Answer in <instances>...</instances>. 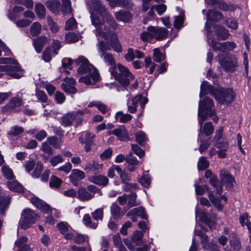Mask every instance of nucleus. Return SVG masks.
<instances>
[{"label":"nucleus","mask_w":251,"mask_h":251,"mask_svg":"<svg viewBox=\"0 0 251 251\" xmlns=\"http://www.w3.org/2000/svg\"><path fill=\"white\" fill-rule=\"evenodd\" d=\"M89 8L92 22L94 18L101 25H105L104 20L105 19L111 27L116 29L117 26L116 22L100 0H90Z\"/></svg>","instance_id":"f257e3e1"},{"label":"nucleus","mask_w":251,"mask_h":251,"mask_svg":"<svg viewBox=\"0 0 251 251\" xmlns=\"http://www.w3.org/2000/svg\"><path fill=\"white\" fill-rule=\"evenodd\" d=\"M210 94L213 95L216 100L220 103H229L232 101L235 96L233 90L220 88L216 89L211 85L208 84L206 81H203L201 85L200 96L202 95Z\"/></svg>","instance_id":"f03ea898"},{"label":"nucleus","mask_w":251,"mask_h":251,"mask_svg":"<svg viewBox=\"0 0 251 251\" xmlns=\"http://www.w3.org/2000/svg\"><path fill=\"white\" fill-rule=\"evenodd\" d=\"M92 25L96 28L95 34L111 42L112 49L117 52L122 50L121 44L117 39L116 35L106 25H102L95 19H92Z\"/></svg>","instance_id":"7ed1b4c3"},{"label":"nucleus","mask_w":251,"mask_h":251,"mask_svg":"<svg viewBox=\"0 0 251 251\" xmlns=\"http://www.w3.org/2000/svg\"><path fill=\"white\" fill-rule=\"evenodd\" d=\"M0 64H5V65H0V72H4L7 75L16 79L24 76V71L15 59L11 58H0ZM1 76V74L0 73Z\"/></svg>","instance_id":"20e7f679"},{"label":"nucleus","mask_w":251,"mask_h":251,"mask_svg":"<svg viewBox=\"0 0 251 251\" xmlns=\"http://www.w3.org/2000/svg\"><path fill=\"white\" fill-rule=\"evenodd\" d=\"M123 95L128 98L127 100V110L130 113H134L140 106V109L143 110L146 104L148 102V99L142 95H138L130 99V94L127 89L125 87L121 88Z\"/></svg>","instance_id":"39448f33"},{"label":"nucleus","mask_w":251,"mask_h":251,"mask_svg":"<svg viewBox=\"0 0 251 251\" xmlns=\"http://www.w3.org/2000/svg\"><path fill=\"white\" fill-rule=\"evenodd\" d=\"M111 75L122 85L127 86L134 79L133 75L128 69L121 64H118L116 69L110 71Z\"/></svg>","instance_id":"423d86ee"},{"label":"nucleus","mask_w":251,"mask_h":251,"mask_svg":"<svg viewBox=\"0 0 251 251\" xmlns=\"http://www.w3.org/2000/svg\"><path fill=\"white\" fill-rule=\"evenodd\" d=\"M75 62L77 65H80L77 69V72L79 74H90L94 81L98 80L99 74L95 67L89 63L86 58L83 56H80L75 60Z\"/></svg>","instance_id":"0eeeda50"},{"label":"nucleus","mask_w":251,"mask_h":251,"mask_svg":"<svg viewBox=\"0 0 251 251\" xmlns=\"http://www.w3.org/2000/svg\"><path fill=\"white\" fill-rule=\"evenodd\" d=\"M213 106V102L212 100L206 98L202 101L200 100L199 104L198 117L199 123L200 125V131L202 129V125L206 118L212 116L214 112L211 108Z\"/></svg>","instance_id":"6e6552de"},{"label":"nucleus","mask_w":251,"mask_h":251,"mask_svg":"<svg viewBox=\"0 0 251 251\" xmlns=\"http://www.w3.org/2000/svg\"><path fill=\"white\" fill-rule=\"evenodd\" d=\"M218 60L226 72H232L238 66L236 57L227 54H218Z\"/></svg>","instance_id":"1a4fd4ad"},{"label":"nucleus","mask_w":251,"mask_h":251,"mask_svg":"<svg viewBox=\"0 0 251 251\" xmlns=\"http://www.w3.org/2000/svg\"><path fill=\"white\" fill-rule=\"evenodd\" d=\"M37 217L32 210L28 208L24 210L22 213V219L20 221V227L24 229L27 228L36 222Z\"/></svg>","instance_id":"9d476101"},{"label":"nucleus","mask_w":251,"mask_h":251,"mask_svg":"<svg viewBox=\"0 0 251 251\" xmlns=\"http://www.w3.org/2000/svg\"><path fill=\"white\" fill-rule=\"evenodd\" d=\"M208 43L214 50L221 51L219 54H226L227 50H232L235 48V44L233 42H226L223 43L216 42L213 39L208 37Z\"/></svg>","instance_id":"9b49d317"},{"label":"nucleus","mask_w":251,"mask_h":251,"mask_svg":"<svg viewBox=\"0 0 251 251\" xmlns=\"http://www.w3.org/2000/svg\"><path fill=\"white\" fill-rule=\"evenodd\" d=\"M22 95V93H18L16 97L12 98L9 103L4 106L3 110L7 112L18 111L19 107L23 104Z\"/></svg>","instance_id":"f8f14e48"},{"label":"nucleus","mask_w":251,"mask_h":251,"mask_svg":"<svg viewBox=\"0 0 251 251\" xmlns=\"http://www.w3.org/2000/svg\"><path fill=\"white\" fill-rule=\"evenodd\" d=\"M95 135H92L88 132H84L81 133L79 137V142L81 144H85L84 149L86 151H89L91 149V146L94 142Z\"/></svg>","instance_id":"ddd939ff"},{"label":"nucleus","mask_w":251,"mask_h":251,"mask_svg":"<svg viewBox=\"0 0 251 251\" xmlns=\"http://www.w3.org/2000/svg\"><path fill=\"white\" fill-rule=\"evenodd\" d=\"M83 113L84 112L82 111H78L77 112H69L64 115L60 118V120L61 125L64 127L71 126L72 125L75 120L76 119L78 114L82 115Z\"/></svg>","instance_id":"4468645a"},{"label":"nucleus","mask_w":251,"mask_h":251,"mask_svg":"<svg viewBox=\"0 0 251 251\" xmlns=\"http://www.w3.org/2000/svg\"><path fill=\"white\" fill-rule=\"evenodd\" d=\"M108 135L113 134L117 139L121 141H126L129 140V136L125 126H122L107 132Z\"/></svg>","instance_id":"2eb2a0df"},{"label":"nucleus","mask_w":251,"mask_h":251,"mask_svg":"<svg viewBox=\"0 0 251 251\" xmlns=\"http://www.w3.org/2000/svg\"><path fill=\"white\" fill-rule=\"evenodd\" d=\"M148 31L153 34V38L157 40L166 38L168 34V30L165 27L150 26L148 27Z\"/></svg>","instance_id":"dca6fc26"},{"label":"nucleus","mask_w":251,"mask_h":251,"mask_svg":"<svg viewBox=\"0 0 251 251\" xmlns=\"http://www.w3.org/2000/svg\"><path fill=\"white\" fill-rule=\"evenodd\" d=\"M223 18L222 14L215 10H210L206 15L207 21L205 24V26L207 29V37H209L211 33L209 31V26H208V22L210 21H218Z\"/></svg>","instance_id":"f3484780"},{"label":"nucleus","mask_w":251,"mask_h":251,"mask_svg":"<svg viewBox=\"0 0 251 251\" xmlns=\"http://www.w3.org/2000/svg\"><path fill=\"white\" fill-rule=\"evenodd\" d=\"M64 82L61 84V88L65 92L68 93H75L76 89L74 86L75 81L72 77H65L64 79Z\"/></svg>","instance_id":"a211bd4d"},{"label":"nucleus","mask_w":251,"mask_h":251,"mask_svg":"<svg viewBox=\"0 0 251 251\" xmlns=\"http://www.w3.org/2000/svg\"><path fill=\"white\" fill-rule=\"evenodd\" d=\"M220 175L222 183L223 184H226L229 188H232L234 186L235 184V179L227 171L225 170H221Z\"/></svg>","instance_id":"6ab92c4d"},{"label":"nucleus","mask_w":251,"mask_h":251,"mask_svg":"<svg viewBox=\"0 0 251 251\" xmlns=\"http://www.w3.org/2000/svg\"><path fill=\"white\" fill-rule=\"evenodd\" d=\"M85 174L83 171L78 169H74L72 170L69 178L73 185L76 186L78 185L79 182L85 177Z\"/></svg>","instance_id":"aec40b11"},{"label":"nucleus","mask_w":251,"mask_h":251,"mask_svg":"<svg viewBox=\"0 0 251 251\" xmlns=\"http://www.w3.org/2000/svg\"><path fill=\"white\" fill-rule=\"evenodd\" d=\"M31 202L33 205L41 211L48 214H50L51 212V209L50 206L38 198H32L31 200Z\"/></svg>","instance_id":"412c9836"},{"label":"nucleus","mask_w":251,"mask_h":251,"mask_svg":"<svg viewBox=\"0 0 251 251\" xmlns=\"http://www.w3.org/2000/svg\"><path fill=\"white\" fill-rule=\"evenodd\" d=\"M88 180L95 184L105 186L108 183V179L103 175H94L89 177Z\"/></svg>","instance_id":"4be33fe9"},{"label":"nucleus","mask_w":251,"mask_h":251,"mask_svg":"<svg viewBox=\"0 0 251 251\" xmlns=\"http://www.w3.org/2000/svg\"><path fill=\"white\" fill-rule=\"evenodd\" d=\"M205 1L207 3H209L212 4H215L216 3H218V6L219 7L224 11H234L236 8V6L235 5L233 4L229 3V4H226L224 1L220 0L218 1V0H205Z\"/></svg>","instance_id":"5701e85b"},{"label":"nucleus","mask_w":251,"mask_h":251,"mask_svg":"<svg viewBox=\"0 0 251 251\" xmlns=\"http://www.w3.org/2000/svg\"><path fill=\"white\" fill-rule=\"evenodd\" d=\"M46 7L52 13L57 15L60 12V3L59 0H49L45 2Z\"/></svg>","instance_id":"b1692460"},{"label":"nucleus","mask_w":251,"mask_h":251,"mask_svg":"<svg viewBox=\"0 0 251 251\" xmlns=\"http://www.w3.org/2000/svg\"><path fill=\"white\" fill-rule=\"evenodd\" d=\"M100 56L103 58L104 62L110 66L109 71L116 69V62L114 58L109 53H102L100 54Z\"/></svg>","instance_id":"393cba45"},{"label":"nucleus","mask_w":251,"mask_h":251,"mask_svg":"<svg viewBox=\"0 0 251 251\" xmlns=\"http://www.w3.org/2000/svg\"><path fill=\"white\" fill-rule=\"evenodd\" d=\"M102 164H100L94 161L86 164L83 167V169L87 172L90 171H98L100 172L102 170Z\"/></svg>","instance_id":"a878e982"},{"label":"nucleus","mask_w":251,"mask_h":251,"mask_svg":"<svg viewBox=\"0 0 251 251\" xmlns=\"http://www.w3.org/2000/svg\"><path fill=\"white\" fill-rule=\"evenodd\" d=\"M94 197L88 192L87 189L83 187H79L77 191V198L82 201H88Z\"/></svg>","instance_id":"bb28decb"},{"label":"nucleus","mask_w":251,"mask_h":251,"mask_svg":"<svg viewBox=\"0 0 251 251\" xmlns=\"http://www.w3.org/2000/svg\"><path fill=\"white\" fill-rule=\"evenodd\" d=\"M10 197L6 196L4 193L0 191V210L2 214H4V212L8 208L10 203Z\"/></svg>","instance_id":"cd10ccee"},{"label":"nucleus","mask_w":251,"mask_h":251,"mask_svg":"<svg viewBox=\"0 0 251 251\" xmlns=\"http://www.w3.org/2000/svg\"><path fill=\"white\" fill-rule=\"evenodd\" d=\"M48 42L47 38L45 36H41L34 40L33 43L35 49L37 52L40 53L43 46Z\"/></svg>","instance_id":"c85d7f7f"},{"label":"nucleus","mask_w":251,"mask_h":251,"mask_svg":"<svg viewBox=\"0 0 251 251\" xmlns=\"http://www.w3.org/2000/svg\"><path fill=\"white\" fill-rule=\"evenodd\" d=\"M216 147L220 150L218 152L220 158H224L226 157V152L228 149V144L226 141H222L217 143Z\"/></svg>","instance_id":"c756f323"},{"label":"nucleus","mask_w":251,"mask_h":251,"mask_svg":"<svg viewBox=\"0 0 251 251\" xmlns=\"http://www.w3.org/2000/svg\"><path fill=\"white\" fill-rule=\"evenodd\" d=\"M131 215L138 216L144 219H146L148 218V216L145 212V209L143 207L133 208L126 214L127 217H130Z\"/></svg>","instance_id":"7c9ffc66"},{"label":"nucleus","mask_w":251,"mask_h":251,"mask_svg":"<svg viewBox=\"0 0 251 251\" xmlns=\"http://www.w3.org/2000/svg\"><path fill=\"white\" fill-rule=\"evenodd\" d=\"M176 9L179 13V15L175 16L174 24L175 27L178 30L181 27L184 22V13L182 10L179 7H177Z\"/></svg>","instance_id":"2f4dec72"},{"label":"nucleus","mask_w":251,"mask_h":251,"mask_svg":"<svg viewBox=\"0 0 251 251\" xmlns=\"http://www.w3.org/2000/svg\"><path fill=\"white\" fill-rule=\"evenodd\" d=\"M216 34L219 39L226 40L229 36L228 31L222 26L215 27Z\"/></svg>","instance_id":"473e14b6"},{"label":"nucleus","mask_w":251,"mask_h":251,"mask_svg":"<svg viewBox=\"0 0 251 251\" xmlns=\"http://www.w3.org/2000/svg\"><path fill=\"white\" fill-rule=\"evenodd\" d=\"M73 63V60L70 58H65L62 60V67L60 68L61 73L64 72L68 74L70 70L72 69L71 65Z\"/></svg>","instance_id":"72a5a7b5"},{"label":"nucleus","mask_w":251,"mask_h":251,"mask_svg":"<svg viewBox=\"0 0 251 251\" xmlns=\"http://www.w3.org/2000/svg\"><path fill=\"white\" fill-rule=\"evenodd\" d=\"M82 222L85 226L92 229H96L99 224L98 222L95 221H93L91 216L88 214H85L84 215Z\"/></svg>","instance_id":"f704fd0d"},{"label":"nucleus","mask_w":251,"mask_h":251,"mask_svg":"<svg viewBox=\"0 0 251 251\" xmlns=\"http://www.w3.org/2000/svg\"><path fill=\"white\" fill-rule=\"evenodd\" d=\"M24 128L22 127L15 126L12 127L8 133V137L11 139L13 137H16L24 132Z\"/></svg>","instance_id":"c9c22d12"},{"label":"nucleus","mask_w":251,"mask_h":251,"mask_svg":"<svg viewBox=\"0 0 251 251\" xmlns=\"http://www.w3.org/2000/svg\"><path fill=\"white\" fill-rule=\"evenodd\" d=\"M115 16L118 20L124 22H128L131 18V15L128 12L120 11L116 12Z\"/></svg>","instance_id":"e433bc0d"},{"label":"nucleus","mask_w":251,"mask_h":251,"mask_svg":"<svg viewBox=\"0 0 251 251\" xmlns=\"http://www.w3.org/2000/svg\"><path fill=\"white\" fill-rule=\"evenodd\" d=\"M48 142L54 149H59L63 144V141L61 138L55 136H51L48 138Z\"/></svg>","instance_id":"4c0bfd02"},{"label":"nucleus","mask_w":251,"mask_h":251,"mask_svg":"<svg viewBox=\"0 0 251 251\" xmlns=\"http://www.w3.org/2000/svg\"><path fill=\"white\" fill-rule=\"evenodd\" d=\"M107 40V43L103 41H100L98 45V50L100 54L102 53H106L105 51L110 50L112 49L111 42L109 40Z\"/></svg>","instance_id":"58836bf2"},{"label":"nucleus","mask_w":251,"mask_h":251,"mask_svg":"<svg viewBox=\"0 0 251 251\" xmlns=\"http://www.w3.org/2000/svg\"><path fill=\"white\" fill-rule=\"evenodd\" d=\"M151 178L147 172H145L143 176L139 178V182L145 187H149L151 183Z\"/></svg>","instance_id":"ea45409f"},{"label":"nucleus","mask_w":251,"mask_h":251,"mask_svg":"<svg viewBox=\"0 0 251 251\" xmlns=\"http://www.w3.org/2000/svg\"><path fill=\"white\" fill-rule=\"evenodd\" d=\"M71 2L70 0H62V7L61 11L64 15L72 12Z\"/></svg>","instance_id":"a19ab883"},{"label":"nucleus","mask_w":251,"mask_h":251,"mask_svg":"<svg viewBox=\"0 0 251 251\" xmlns=\"http://www.w3.org/2000/svg\"><path fill=\"white\" fill-rule=\"evenodd\" d=\"M7 186L11 191L15 192H22L23 190L22 186L16 180L8 181Z\"/></svg>","instance_id":"79ce46f5"},{"label":"nucleus","mask_w":251,"mask_h":251,"mask_svg":"<svg viewBox=\"0 0 251 251\" xmlns=\"http://www.w3.org/2000/svg\"><path fill=\"white\" fill-rule=\"evenodd\" d=\"M115 118L122 123H126L132 119V116L129 114H124L122 111H118L115 115Z\"/></svg>","instance_id":"37998d69"},{"label":"nucleus","mask_w":251,"mask_h":251,"mask_svg":"<svg viewBox=\"0 0 251 251\" xmlns=\"http://www.w3.org/2000/svg\"><path fill=\"white\" fill-rule=\"evenodd\" d=\"M110 212L113 219L117 220L121 217L120 207L116 204L113 203L110 206Z\"/></svg>","instance_id":"c03bdc74"},{"label":"nucleus","mask_w":251,"mask_h":251,"mask_svg":"<svg viewBox=\"0 0 251 251\" xmlns=\"http://www.w3.org/2000/svg\"><path fill=\"white\" fill-rule=\"evenodd\" d=\"M91 215L96 222L102 221L103 218V208L101 207L96 209L91 213Z\"/></svg>","instance_id":"a18cd8bd"},{"label":"nucleus","mask_w":251,"mask_h":251,"mask_svg":"<svg viewBox=\"0 0 251 251\" xmlns=\"http://www.w3.org/2000/svg\"><path fill=\"white\" fill-rule=\"evenodd\" d=\"M136 194L134 192H131L128 195L127 198V205L128 208L136 206L138 205V202L136 201Z\"/></svg>","instance_id":"49530a36"},{"label":"nucleus","mask_w":251,"mask_h":251,"mask_svg":"<svg viewBox=\"0 0 251 251\" xmlns=\"http://www.w3.org/2000/svg\"><path fill=\"white\" fill-rule=\"evenodd\" d=\"M211 185L215 189L217 194L220 195L222 193V187L220 185L217 177L215 176L211 177L209 179Z\"/></svg>","instance_id":"de8ad7c7"},{"label":"nucleus","mask_w":251,"mask_h":251,"mask_svg":"<svg viewBox=\"0 0 251 251\" xmlns=\"http://www.w3.org/2000/svg\"><path fill=\"white\" fill-rule=\"evenodd\" d=\"M143 233L138 230L135 231L132 237V241L137 245H140L142 243V239L143 238Z\"/></svg>","instance_id":"09e8293b"},{"label":"nucleus","mask_w":251,"mask_h":251,"mask_svg":"<svg viewBox=\"0 0 251 251\" xmlns=\"http://www.w3.org/2000/svg\"><path fill=\"white\" fill-rule=\"evenodd\" d=\"M35 13L39 18L43 19L45 18L46 9L42 4H36L35 6Z\"/></svg>","instance_id":"8fccbe9b"},{"label":"nucleus","mask_w":251,"mask_h":251,"mask_svg":"<svg viewBox=\"0 0 251 251\" xmlns=\"http://www.w3.org/2000/svg\"><path fill=\"white\" fill-rule=\"evenodd\" d=\"M165 59V55L158 48L153 50V60L156 62H160Z\"/></svg>","instance_id":"3c124183"},{"label":"nucleus","mask_w":251,"mask_h":251,"mask_svg":"<svg viewBox=\"0 0 251 251\" xmlns=\"http://www.w3.org/2000/svg\"><path fill=\"white\" fill-rule=\"evenodd\" d=\"M41 25L38 22H35L32 24L30 28V34L33 36L38 35L41 30Z\"/></svg>","instance_id":"603ef678"},{"label":"nucleus","mask_w":251,"mask_h":251,"mask_svg":"<svg viewBox=\"0 0 251 251\" xmlns=\"http://www.w3.org/2000/svg\"><path fill=\"white\" fill-rule=\"evenodd\" d=\"M3 176L7 179H11L14 177L12 170L7 166L4 165L1 168Z\"/></svg>","instance_id":"864d4df0"},{"label":"nucleus","mask_w":251,"mask_h":251,"mask_svg":"<svg viewBox=\"0 0 251 251\" xmlns=\"http://www.w3.org/2000/svg\"><path fill=\"white\" fill-rule=\"evenodd\" d=\"M136 141L141 146L145 144L147 138L145 133L142 131L137 132L135 134Z\"/></svg>","instance_id":"5fc2aeb1"},{"label":"nucleus","mask_w":251,"mask_h":251,"mask_svg":"<svg viewBox=\"0 0 251 251\" xmlns=\"http://www.w3.org/2000/svg\"><path fill=\"white\" fill-rule=\"evenodd\" d=\"M209 166V161L205 157L201 156L198 162V168L199 170H204Z\"/></svg>","instance_id":"6e6d98bb"},{"label":"nucleus","mask_w":251,"mask_h":251,"mask_svg":"<svg viewBox=\"0 0 251 251\" xmlns=\"http://www.w3.org/2000/svg\"><path fill=\"white\" fill-rule=\"evenodd\" d=\"M65 38L68 43H75L79 40V36L74 32H68L66 34Z\"/></svg>","instance_id":"4d7b16f0"},{"label":"nucleus","mask_w":251,"mask_h":251,"mask_svg":"<svg viewBox=\"0 0 251 251\" xmlns=\"http://www.w3.org/2000/svg\"><path fill=\"white\" fill-rule=\"evenodd\" d=\"M62 182V180L56 176H52L50 182V186L52 188H58Z\"/></svg>","instance_id":"13d9d810"},{"label":"nucleus","mask_w":251,"mask_h":251,"mask_svg":"<svg viewBox=\"0 0 251 251\" xmlns=\"http://www.w3.org/2000/svg\"><path fill=\"white\" fill-rule=\"evenodd\" d=\"M64 160V158L62 155L60 154H57L52 157L50 159V162L53 167H55L57 164L62 163Z\"/></svg>","instance_id":"bf43d9fd"},{"label":"nucleus","mask_w":251,"mask_h":251,"mask_svg":"<svg viewBox=\"0 0 251 251\" xmlns=\"http://www.w3.org/2000/svg\"><path fill=\"white\" fill-rule=\"evenodd\" d=\"M76 27V21L75 19L72 17L67 20L66 22L65 29L66 30H72Z\"/></svg>","instance_id":"052dcab7"},{"label":"nucleus","mask_w":251,"mask_h":251,"mask_svg":"<svg viewBox=\"0 0 251 251\" xmlns=\"http://www.w3.org/2000/svg\"><path fill=\"white\" fill-rule=\"evenodd\" d=\"M200 217L201 220L206 224L208 225L210 227H212V226L214 225V223L211 222V219L209 218V214L206 212L202 211Z\"/></svg>","instance_id":"680f3d73"},{"label":"nucleus","mask_w":251,"mask_h":251,"mask_svg":"<svg viewBox=\"0 0 251 251\" xmlns=\"http://www.w3.org/2000/svg\"><path fill=\"white\" fill-rule=\"evenodd\" d=\"M116 171L118 174L121 172V168L118 165H113L108 170L107 176L111 178H114L115 176V172Z\"/></svg>","instance_id":"e2e57ef3"},{"label":"nucleus","mask_w":251,"mask_h":251,"mask_svg":"<svg viewBox=\"0 0 251 251\" xmlns=\"http://www.w3.org/2000/svg\"><path fill=\"white\" fill-rule=\"evenodd\" d=\"M214 130V127L210 122L205 123L203 126V131L206 136L211 135Z\"/></svg>","instance_id":"0e129e2a"},{"label":"nucleus","mask_w":251,"mask_h":251,"mask_svg":"<svg viewBox=\"0 0 251 251\" xmlns=\"http://www.w3.org/2000/svg\"><path fill=\"white\" fill-rule=\"evenodd\" d=\"M31 22L29 19H21L15 21L16 26L20 28L25 27L29 25Z\"/></svg>","instance_id":"69168bd1"},{"label":"nucleus","mask_w":251,"mask_h":251,"mask_svg":"<svg viewBox=\"0 0 251 251\" xmlns=\"http://www.w3.org/2000/svg\"><path fill=\"white\" fill-rule=\"evenodd\" d=\"M231 247L233 251H240L241 250V245L240 242L237 239H233L229 242Z\"/></svg>","instance_id":"338daca9"},{"label":"nucleus","mask_w":251,"mask_h":251,"mask_svg":"<svg viewBox=\"0 0 251 251\" xmlns=\"http://www.w3.org/2000/svg\"><path fill=\"white\" fill-rule=\"evenodd\" d=\"M131 149L135 154L138 155L140 158H142L144 156L145 152L138 145L136 144H132Z\"/></svg>","instance_id":"774afa93"}]
</instances>
